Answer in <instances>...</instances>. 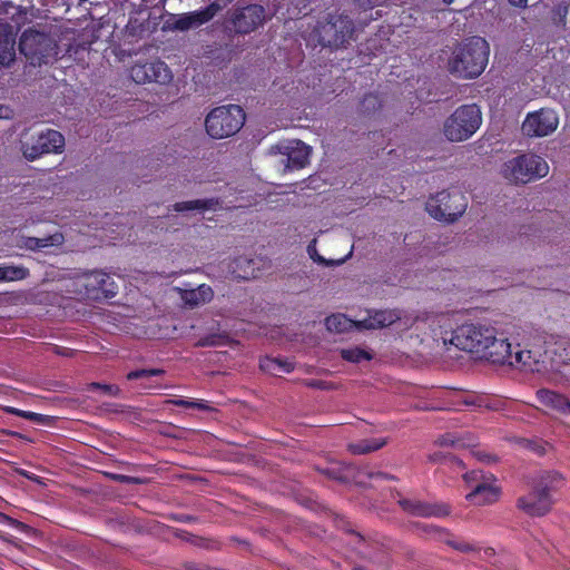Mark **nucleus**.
Segmentation results:
<instances>
[{
	"instance_id": "34",
	"label": "nucleus",
	"mask_w": 570,
	"mask_h": 570,
	"mask_svg": "<svg viewBox=\"0 0 570 570\" xmlns=\"http://www.w3.org/2000/svg\"><path fill=\"white\" fill-rule=\"evenodd\" d=\"M163 373H164V371L159 370V368L131 371L127 374V379L132 381V380H138V379H142V377L160 375Z\"/></svg>"
},
{
	"instance_id": "24",
	"label": "nucleus",
	"mask_w": 570,
	"mask_h": 570,
	"mask_svg": "<svg viewBox=\"0 0 570 570\" xmlns=\"http://www.w3.org/2000/svg\"><path fill=\"white\" fill-rule=\"evenodd\" d=\"M325 326L330 332L343 333L352 328H360L358 320L353 321L344 314H334L325 320Z\"/></svg>"
},
{
	"instance_id": "18",
	"label": "nucleus",
	"mask_w": 570,
	"mask_h": 570,
	"mask_svg": "<svg viewBox=\"0 0 570 570\" xmlns=\"http://www.w3.org/2000/svg\"><path fill=\"white\" fill-rule=\"evenodd\" d=\"M215 14L214 6H209L206 9L189 12L183 16H179L175 19L173 24L174 29L177 30H188L190 28L199 27L200 24L210 20Z\"/></svg>"
},
{
	"instance_id": "30",
	"label": "nucleus",
	"mask_w": 570,
	"mask_h": 570,
	"mask_svg": "<svg viewBox=\"0 0 570 570\" xmlns=\"http://www.w3.org/2000/svg\"><path fill=\"white\" fill-rule=\"evenodd\" d=\"M385 443L386 441L384 439L364 440L351 444L350 450L355 454H364L381 449Z\"/></svg>"
},
{
	"instance_id": "2",
	"label": "nucleus",
	"mask_w": 570,
	"mask_h": 570,
	"mask_svg": "<svg viewBox=\"0 0 570 570\" xmlns=\"http://www.w3.org/2000/svg\"><path fill=\"white\" fill-rule=\"evenodd\" d=\"M494 338V327L485 324H463L453 331L451 336L442 337L443 343L483 357L489 350V343Z\"/></svg>"
},
{
	"instance_id": "22",
	"label": "nucleus",
	"mask_w": 570,
	"mask_h": 570,
	"mask_svg": "<svg viewBox=\"0 0 570 570\" xmlns=\"http://www.w3.org/2000/svg\"><path fill=\"white\" fill-rule=\"evenodd\" d=\"M213 289L208 285H199L197 288L185 291L181 295L184 303L190 307L205 304L213 298Z\"/></svg>"
},
{
	"instance_id": "21",
	"label": "nucleus",
	"mask_w": 570,
	"mask_h": 570,
	"mask_svg": "<svg viewBox=\"0 0 570 570\" xmlns=\"http://www.w3.org/2000/svg\"><path fill=\"white\" fill-rule=\"evenodd\" d=\"M45 41V35L35 30H26L20 38L19 48L21 53L33 59L41 53V46Z\"/></svg>"
},
{
	"instance_id": "38",
	"label": "nucleus",
	"mask_w": 570,
	"mask_h": 570,
	"mask_svg": "<svg viewBox=\"0 0 570 570\" xmlns=\"http://www.w3.org/2000/svg\"><path fill=\"white\" fill-rule=\"evenodd\" d=\"M12 115V111L9 107L0 105V119H8Z\"/></svg>"
},
{
	"instance_id": "36",
	"label": "nucleus",
	"mask_w": 570,
	"mask_h": 570,
	"mask_svg": "<svg viewBox=\"0 0 570 570\" xmlns=\"http://www.w3.org/2000/svg\"><path fill=\"white\" fill-rule=\"evenodd\" d=\"M0 523L7 524V525L12 527V528H14L17 530H24L26 529V525L22 522H20L18 520H14V519H12V518L3 514V513H0Z\"/></svg>"
},
{
	"instance_id": "31",
	"label": "nucleus",
	"mask_w": 570,
	"mask_h": 570,
	"mask_svg": "<svg viewBox=\"0 0 570 570\" xmlns=\"http://www.w3.org/2000/svg\"><path fill=\"white\" fill-rule=\"evenodd\" d=\"M6 412L17 415V416H20V417H23V419H27V420H30V421L39 423V424H43L48 420V417L43 414H39V413L30 412V411H23V410H19L17 407H12V406L6 407Z\"/></svg>"
},
{
	"instance_id": "25",
	"label": "nucleus",
	"mask_w": 570,
	"mask_h": 570,
	"mask_svg": "<svg viewBox=\"0 0 570 570\" xmlns=\"http://www.w3.org/2000/svg\"><path fill=\"white\" fill-rule=\"evenodd\" d=\"M219 207L218 202L214 199H196L176 203L174 209L176 212H189V210H216Z\"/></svg>"
},
{
	"instance_id": "3",
	"label": "nucleus",
	"mask_w": 570,
	"mask_h": 570,
	"mask_svg": "<svg viewBox=\"0 0 570 570\" xmlns=\"http://www.w3.org/2000/svg\"><path fill=\"white\" fill-rule=\"evenodd\" d=\"M245 122V114L239 106L228 105L214 108L206 117L207 134L214 139L235 135Z\"/></svg>"
},
{
	"instance_id": "26",
	"label": "nucleus",
	"mask_w": 570,
	"mask_h": 570,
	"mask_svg": "<svg viewBox=\"0 0 570 570\" xmlns=\"http://www.w3.org/2000/svg\"><path fill=\"white\" fill-rule=\"evenodd\" d=\"M261 368L273 375H281L282 373L292 372L294 366L291 362L285 360L265 357L261 360Z\"/></svg>"
},
{
	"instance_id": "40",
	"label": "nucleus",
	"mask_w": 570,
	"mask_h": 570,
	"mask_svg": "<svg viewBox=\"0 0 570 570\" xmlns=\"http://www.w3.org/2000/svg\"><path fill=\"white\" fill-rule=\"evenodd\" d=\"M454 547H455V549L461 550V551L470 550V546L468 543H460V544H455Z\"/></svg>"
},
{
	"instance_id": "33",
	"label": "nucleus",
	"mask_w": 570,
	"mask_h": 570,
	"mask_svg": "<svg viewBox=\"0 0 570 570\" xmlns=\"http://www.w3.org/2000/svg\"><path fill=\"white\" fill-rule=\"evenodd\" d=\"M22 153L23 156L29 160H35L39 158L41 155L47 154L45 150L40 149V144H38V139L31 146H29L28 144L23 145Z\"/></svg>"
},
{
	"instance_id": "16",
	"label": "nucleus",
	"mask_w": 570,
	"mask_h": 570,
	"mask_svg": "<svg viewBox=\"0 0 570 570\" xmlns=\"http://www.w3.org/2000/svg\"><path fill=\"white\" fill-rule=\"evenodd\" d=\"M401 312L396 309L367 311L366 316L358 320L360 328L375 330L401 321Z\"/></svg>"
},
{
	"instance_id": "11",
	"label": "nucleus",
	"mask_w": 570,
	"mask_h": 570,
	"mask_svg": "<svg viewBox=\"0 0 570 570\" xmlns=\"http://www.w3.org/2000/svg\"><path fill=\"white\" fill-rule=\"evenodd\" d=\"M559 126V116L551 108H541L529 112L523 122L522 131L528 137H546L553 134Z\"/></svg>"
},
{
	"instance_id": "39",
	"label": "nucleus",
	"mask_w": 570,
	"mask_h": 570,
	"mask_svg": "<svg viewBox=\"0 0 570 570\" xmlns=\"http://www.w3.org/2000/svg\"><path fill=\"white\" fill-rule=\"evenodd\" d=\"M511 4L517 7H525L528 0H509Z\"/></svg>"
},
{
	"instance_id": "5",
	"label": "nucleus",
	"mask_w": 570,
	"mask_h": 570,
	"mask_svg": "<svg viewBox=\"0 0 570 570\" xmlns=\"http://www.w3.org/2000/svg\"><path fill=\"white\" fill-rule=\"evenodd\" d=\"M481 111L476 105L458 108L444 122V135L450 141L470 138L481 126Z\"/></svg>"
},
{
	"instance_id": "15",
	"label": "nucleus",
	"mask_w": 570,
	"mask_h": 570,
	"mask_svg": "<svg viewBox=\"0 0 570 570\" xmlns=\"http://www.w3.org/2000/svg\"><path fill=\"white\" fill-rule=\"evenodd\" d=\"M265 18V11L262 6L252 4L243 8L234 18L233 24L237 32L248 33L255 30Z\"/></svg>"
},
{
	"instance_id": "42",
	"label": "nucleus",
	"mask_w": 570,
	"mask_h": 570,
	"mask_svg": "<svg viewBox=\"0 0 570 570\" xmlns=\"http://www.w3.org/2000/svg\"><path fill=\"white\" fill-rule=\"evenodd\" d=\"M430 459H431L432 461H436V460H438L436 455H432Z\"/></svg>"
},
{
	"instance_id": "28",
	"label": "nucleus",
	"mask_w": 570,
	"mask_h": 570,
	"mask_svg": "<svg viewBox=\"0 0 570 570\" xmlns=\"http://www.w3.org/2000/svg\"><path fill=\"white\" fill-rule=\"evenodd\" d=\"M29 271L23 266L0 265V282H16L24 279Z\"/></svg>"
},
{
	"instance_id": "32",
	"label": "nucleus",
	"mask_w": 570,
	"mask_h": 570,
	"mask_svg": "<svg viewBox=\"0 0 570 570\" xmlns=\"http://www.w3.org/2000/svg\"><path fill=\"white\" fill-rule=\"evenodd\" d=\"M167 402L170 404L177 405V406L193 407V409H197L200 411H210L212 410L210 405L203 400L193 401V400L180 397V399L168 400Z\"/></svg>"
},
{
	"instance_id": "23",
	"label": "nucleus",
	"mask_w": 570,
	"mask_h": 570,
	"mask_svg": "<svg viewBox=\"0 0 570 570\" xmlns=\"http://www.w3.org/2000/svg\"><path fill=\"white\" fill-rule=\"evenodd\" d=\"M38 144L47 154L60 153L65 147V138L59 131L47 130L38 136Z\"/></svg>"
},
{
	"instance_id": "29",
	"label": "nucleus",
	"mask_w": 570,
	"mask_h": 570,
	"mask_svg": "<svg viewBox=\"0 0 570 570\" xmlns=\"http://www.w3.org/2000/svg\"><path fill=\"white\" fill-rule=\"evenodd\" d=\"M340 354L343 360L351 363H361L363 361H371L373 358V354L370 351L358 346L342 348Z\"/></svg>"
},
{
	"instance_id": "10",
	"label": "nucleus",
	"mask_w": 570,
	"mask_h": 570,
	"mask_svg": "<svg viewBox=\"0 0 570 570\" xmlns=\"http://www.w3.org/2000/svg\"><path fill=\"white\" fill-rule=\"evenodd\" d=\"M353 23L348 17L338 14L331 16L330 20L317 27L316 32L323 46L341 47L353 35Z\"/></svg>"
},
{
	"instance_id": "14",
	"label": "nucleus",
	"mask_w": 570,
	"mask_h": 570,
	"mask_svg": "<svg viewBox=\"0 0 570 570\" xmlns=\"http://www.w3.org/2000/svg\"><path fill=\"white\" fill-rule=\"evenodd\" d=\"M82 285L86 294L91 298L111 297L116 294V287L112 278L102 272H91L83 277Z\"/></svg>"
},
{
	"instance_id": "35",
	"label": "nucleus",
	"mask_w": 570,
	"mask_h": 570,
	"mask_svg": "<svg viewBox=\"0 0 570 570\" xmlns=\"http://www.w3.org/2000/svg\"><path fill=\"white\" fill-rule=\"evenodd\" d=\"M90 386H91V389L100 390L102 393L112 395V396H115L119 393V387L116 385L92 383Z\"/></svg>"
},
{
	"instance_id": "43",
	"label": "nucleus",
	"mask_w": 570,
	"mask_h": 570,
	"mask_svg": "<svg viewBox=\"0 0 570 570\" xmlns=\"http://www.w3.org/2000/svg\"><path fill=\"white\" fill-rule=\"evenodd\" d=\"M443 1L446 2V3H452L453 2V0H443Z\"/></svg>"
},
{
	"instance_id": "1",
	"label": "nucleus",
	"mask_w": 570,
	"mask_h": 570,
	"mask_svg": "<svg viewBox=\"0 0 570 570\" xmlns=\"http://www.w3.org/2000/svg\"><path fill=\"white\" fill-rule=\"evenodd\" d=\"M490 47L485 39L472 37L458 45L449 59L448 68L452 75L460 78L473 79L485 69Z\"/></svg>"
},
{
	"instance_id": "41",
	"label": "nucleus",
	"mask_w": 570,
	"mask_h": 570,
	"mask_svg": "<svg viewBox=\"0 0 570 570\" xmlns=\"http://www.w3.org/2000/svg\"><path fill=\"white\" fill-rule=\"evenodd\" d=\"M351 255H352V252H350L345 258L336 261L335 264L340 265V264L344 263Z\"/></svg>"
},
{
	"instance_id": "6",
	"label": "nucleus",
	"mask_w": 570,
	"mask_h": 570,
	"mask_svg": "<svg viewBox=\"0 0 570 570\" xmlns=\"http://www.w3.org/2000/svg\"><path fill=\"white\" fill-rule=\"evenodd\" d=\"M489 343V350L485 351L483 357L492 363L509 364L512 366H521L530 371H534L532 352L518 348L512 352L511 343L505 337H498L494 328V338Z\"/></svg>"
},
{
	"instance_id": "27",
	"label": "nucleus",
	"mask_w": 570,
	"mask_h": 570,
	"mask_svg": "<svg viewBox=\"0 0 570 570\" xmlns=\"http://www.w3.org/2000/svg\"><path fill=\"white\" fill-rule=\"evenodd\" d=\"M63 236L60 233H56L45 238L29 237L24 242V246L29 249H40L49 246H57L62 244Z\"/></svg>"
},
{
	"instance_id": "20",
	"label": "nucleus",
	"mask_w": 570,
	"mask_h": 570,
	"mask_svg": "<svg viewBox=\"0 0 570 570\" xmlns=\"http://www.w3.org/2000/svg\"><path fill=\"white\" fill-rule=\"evenodd\" d=\"M537 396L540 403L549 411L563 415L570 414V402L564 395L542 389L537 392Z\"/></svg>"
},
{
	"instance_id": "37",
	"label": "nucleus",
	"mask_w": 570,
	"mask_h": 570,
	"mask_svg": "<svg viewBox=\"0 0 570 570\" xmlns=\"http://www.w3.org/2000/svg\"><path fill=\"white\" fill-rule=\"evenodd\" d=\"M308 253H309V256L312 257L313 261L315 262H318V263H324V258L321 257L317 253H316V249L314 246H308Z\"/></svg>"
},
{
	"instance_id": "8",
	"label": "nucleus",
	"mask_w": 570,
	"mask_h": 570,
	"mask_svg": "<svg viewBox=\"0 0 570 570\" xmlns=\"http://www.w3.org/2000/svg\"><path fill=\"white\" fill-rule=\"evenodd\" d=\"M561 482V476L553 472L542 478L540 485L518 501V507L525 513L540 517L548 513L553 504L550 490L554 483Z\"/></svg>"
},
{
	"instance_id": "19",
	"label": "nucleus",
	"mask_w": 570,
	"mask_h": 570,
	"mask_svg": "<svg viewBox=\"0 0 570 570\" xmlns=\"http://www.w3.org/2000/svg\"><path fill=\"white\" fill-rule=\"evenodd\" d=\"M16 33L8 23H0V65L10 66L14 60Z\"/></svg>"
},
{
	"instance_id": "7",
	"label": "nucleus",
	"mask_w": 570,
	"mask_h": 570,
	"mask_svg": "<svg viewBox=\"0 0 570 570\" xmlns=\"http://www.w3.org/2000/svg\"><path fill=\"white\" fill-rule=\"evenodd\" d=\"M466 207V198L460 191H441L426 202V210L430 216L448 223L458 219Z\"/></svg>"
},
{
	"instance_id": "4",
	"label": "nucleus",
	"mask_w": 570,
	"mask_h": 570,
	"mask_svg": "<svg viewBox=\"0 0 570 570\" xmlns=\"http://www.w3.org/2000/svg\"><path fill=\"white\" fill-rule=\"evenodd\" d=\"M501 173L510 181L527 184L546 177L549 173V165L542 157L527 154L505 161Z\"/></svg>"
},
{
	"instance_id": "17",
	"label": "nucleus",
	"mask_w": 570,
	"mask_h": 570,
	"mask_svg": "<svg viewBox=\"0 0 570 570\" xmlns=\"http://www.w3.org/2000/svg\"><path fill=\"white\" fill-rule=\"evenodd\" d=\"M400 504L406 512L416 517H444L450 512L449 507L442 503L402 500L400 501Z\"/></svg>"
},
{
	"instance_id": "12",
	"label": "nucleus",
	"mask_w": 570,
	"mask_h": 570,
	"mask_svg": "<svg viewBox=\"0 0 570 570\" xmlns=\"http://www.w3.org/2000/svg\"><path fill=\"white\" fill-rule=\"evenodd\" d=\"M269 154L286 156L285 170H293L307 165L311 148L299 140H287L272 146Z\"/></svg>"
},
{
	"instance_id": "13",
	"label": "nucleus",
	"mask_w": 570,
	"mask_h": 570,
	"mask_svg": "<svg viewBox=\"0 0 570 570\" xmlns=\"http://www.w3.org/2000/svg\"><path fill=\"white\" fill-rule=\"evenodd\" d=\"M130 77L137 83L158 82L167 83L173 75L167 65L163 61H151L146 63H136L130 69Z\"/></svg>"
},
{
	"instance_id": "9",
	"label": "nucleus",
	"mask_w": 570,
	"mask_h": 570,
	"mask_svg": "<svg viewBox=\"0 0 570 570\" xmlns=\"http://www.w3.org/2000/svg\"><path fill=\"white\" fill-rule=\"evenodd\" d=\"M466 484L473 490L466 494V500L475 505L491 504L499 500L500 487L495 479L485 476L482 471L473 470L463 475Z\"/></svg>"
}]
</instances>
